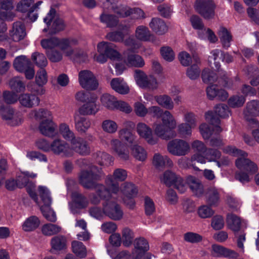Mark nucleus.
<instances>
[{
  "mask_svg": "<svg viewBox=\"0 0 259 259\" xmlns=\"http://www.w3.org/2000/svg\"><path fill=\"white\" fill-rule=\"evenodd\" d=\"M223 150L227 154L238 157L235 165L239 170L235 173V179L242 184L249 182L258 168L253 162L247 158V153L232 146H226Z\"/></svg>",
  "mask_w": 259,
  "mask_h": 259,
  "instance_id": "nucleus-1",
  "label": "nucleus"
},
{
  "mask_svg": "<svg viewBox=\"0 0 259 259\" xmlns=\"http://www.w3.org/2000/svg\"><path fill=\"white\" fill-rule=\"evenodd\" d=\"M160 122L153 123V128L157 137L168 140L176 136L173 130L177 127V122L174 115L168 110H164L160 117Z\"/></svg>",
  "mask_w": 259,
  "mask_h": 259,
  "instance_id": "nucleus-2",
  "label": "nucleus"
},
{
  "mask_svg": "<svg viewBox=\"0 0 259 259\" xmlns=\"http://www.w3.org/2000/svg\"><path fill=\"white\" fill-rule=\"evenodd\" d=\"M37 175L27 171H20L17 173L16 180L14 178L7 179L5 181V187L9 190H13L17 188H22L26 187L27 191L30 197L33 199H36L35 185L29 183V178H34Z\"/></svg>",
  "mask_w": 259,
  "mask_h": 259,
  "instance_id": "nucleus-3",
  "label": "nucleus"
},
{
  "mask_svg": "<svg viewBox=\"0 0 259 259\" xmlns=\"http://www.w3.org/2000/svg\"><path fill=\"white\" fill-rule=\"evenodd\" d=\"M76 41L74 39H59L54 35H50L41 40V47L45 50H50L58 47L63 53L67 57H71L74 53L72 46L76 44Z\"/></svg>",
  "mask_w": 259,
  "mask_h": 259,
  "instance_id": "nucleus-4",
  "label": "nucleus"
},
{
  "mask_svg": "<svg viewBox=\"0 0 259 259\" xmlns=\"http://www.w3.org/2000/svg\"><path fill=\"white\" fill-rule=\"evenodd\" d=\"M105 183L107 188L102 185L96 186L97 194H94L90 197V200L92 203L98 204L101 199L104 200L105 202H107L110 199H114V196H116L117 193L119 191L118 187L114 183L111 176H109L106 179Z\"/></svg>",
  "mask_w": 259,
  "mask_h": 259,
  "instance_id": "nucleus-5",
  "label": "nucleus"
},
{
  "mask_svg": "<svg viewBox=\"0 0 259 259\" xmlns=\"http://www.w3.org/2000/svg\"><path fill=\"white\" fill-rule=\"evenodd\" d=\"M38 191L41 201H38L37 196L36 199L34 200L39 206L45 218L49 221L55 222L57 220V217L55 212L51 208L52 199L50 190L45 186H39Z\"/></svg>",
  "mask_w": 259,
  "mask_h": 259,
  "instance_id": "nucleus-6",
  "label": "nucleus"
},
{
  "mask_svg": "<svg viewBox=\"0 0 259 259\" xmlns=\"http://www.w3.org/2000/svg\"><path fill=\"white\" fill-rule=\"evenodd\" d=\"M119 191L114 199L116 200H122L130 209H133L135 206V198L138 193V187L133 183L125 182L118 187Z\"/></svg>",
  "mask_w": 259,
  "mask_h": 259,
  "instance_id": "nucleus-7",
  "label": "nucleus"
},
{
  "mask_svg": "<svg viewBox=\"0 0 259 259\" xmlns=\"http://www.w3.org/2000/svg\"><path fill=\"white\" fill-rule=\"evenodd\" d=\"M191 160L192 162L196 161L201 164H205L206 162H214L219 167L227 165L229 163L228 158H221V153L219 151L207 148L204 155L195 153L192 156Z\"/></svg>",
  "mask_w": 259,
  "mask_h": 259,
  "instance_id": "nucleus-8",
  "label": "nucleus"
},
{
  "mask_svg": "<svg viewBox=\"0 0 259 259\" xmlns=\"http://www.w3.org/2000/svg\"><path fill=\"white\" fill-rule=\"evenodd\" d=\"M136 84L141 89L154 91L158 88L160 83L153 75H148L143 71L137 69L134 74Z\"/></svg>",
  "mask_w": 259,
  "mask_h": 259,
  "instance_id": "nucleus-9",
  "label": "nucleus"
},
{
  "mask_svg": "<svg viewBox=\"0 0 259 259\" xmlns=\"http://www.w3.org/2000/svg\"><path fill=\"white\" fill-rule=\"evenodd\" d=\"M101 172V169L95 166H92L90 170L80 171L78 176L79 182L84 188H94L97 186L96 181L99 179Z\"/></svg>",
  "mask_w": 259,
  "mask_h": 259,
  "instance_id": "nucleus-10",
  "label": "nucleus"
},
{
  "mask_svg": "<svg viewBox=\"0 0 259 259\" xmlns=\"http://www.w3.org/2000/svg\"><path fill=\"white\" fill-rule=\"evenodd\" d=\"M205 119L210 122V125L202 123L199 126V131L204 139H208L214 132L219 133L222 130L219 124V120L215 118L211 111H208L205 114Z\"/></svg>",
  "mask_w": 259,
  "mask_h": 259,
  "instance_id": "nucleus-11",
  "label": "nucleus"
},
{
  "mask_svg": "<svg viewBox=\"0 0 259 259\" xmlns=\"http://www.w3.org/2000/svg\"><path fill=\"white\" fill-rule=\"evenodd\" d=\"M15 17L12 0H2L0 2V32H5L7 30L6 24L2 20H12Z\"/></svg>",
  "mask_w": 259,
  "mask_h": 259,
  "instance_id": "nucleus-12",
  "label": "nucleus"
},
{
  "mask_svg": "<svg viewBox=\"0 0 259 259\" xmlns=\"http://www.w3.org/2000/svg\"><path fill=\"white\" fill-rule=\"evenodd\" d=\"M160 179L166 185L173 186L180 193H184L187 189V186L183 179L170 170L164 171Z\"/></svg>",
  "mask_w": 259,
  "mask_h": 259,
  "instance_id": "nucleus-13",
  "label": "nucleus"
},
{
  "mask_svg": "<svg viewBox=\"0 0 259 259\" xmlns=\"http://www.w3.org/2000/svg\"><path fill=\"white\" fill-rule=\"evenodd\" d=\"M133 245V259H151L152 255L148 252L150 247L146 239L142 237L137 238L134 240Z\"/></svg>",
  "mask_w": 259,
  "mask_h": 259,
  "instance_id": "nucleus-14",
  "label": "nucleus"
},
{
  "mask_svg": "<svg viewBox=\"0 0 259 259\" xmlns=\"http://www.w3.org/2000/svg\"><path fill=\"white\" fill-rule=\"evenodd\" d=\"M215 4L213 0H196L194 8L204 19L209 20L215 15Z\"/></svg>",
  "mask_w": 259,
  "mask_h": 259,
  "instance_id": "nucleus-15",
  "label": "nucleus"
},
{
  "mask_svg": "<svg viewBox=\"0 0 259 259\" xmlns=\"http://www.w3.org/2000/svg\"><path fill=\"white\" fill-rule=\"evenodd\" d=\"M167 149L168 152L173 155L185 156L189 152L190 146L185 140L175 139L168 143Z\"/></svg>",
  "mask_w": 259,
  "mask_h": 259,
  "instance_id": "nucleus-16",
  "label": "nucleus"
},
{
  "mask_svg": "<svg viewBox=\"0 0 259 259\" xmlns=\"http://www.w3.org/2000/svg\"><path fill=\"white\" fill-rule=\"evenodd\" d=\"M136 132L140 138L144 140L149 145H155L160 138L157 137L154 130L153 131L150 126L143 122H139L137 123Z\"/></svg>",
  "mask_w": 259,
  "mask_h": 259,
  "instance_id": "nucleus-17",
  "label": "nucleus"
},
{
  "mask_svg": "<svg viewBox=\"0 0 259 259\" xmlns=\"http://www.w3.org/2000/svg\"><path fill=\"white\" fill-rule=\"evenodd\" d=\"M243 114L245 119L248 121L249 125L252 128H258L259 122L254 117L259 115V101L252 100L248 102L244 110Z\"/></svg>",
  "mask_w": 259,
  "mask_h": 259,
  "instance_id": "nucleus-18",
  "label": "nucleus"
},
{
  "mask_svg": "<svg viewBox=\"0 0 259 259\" xmlns=\"http://www.w3.org/2000/svg\"><path fill=\"white\" fill-rule=\"evenodd\" d=\"M0 115L4 120L12 126L19 125L24 120L22 114L19 112H15L14 109L10 106L1 107Z\"/></svg>",
  "mask_w": 259,
  "mask_h": 259,
  "instance_id": "nucleus-19",
  "label": "nucleus"
},
{
  "mask_svg": "<svg viewBox=\"0 0 259 259\" xmlns=\"http://www.w3.org/2000/svg\"><path fill=\"white\" fill-rule=\"evenodd\" d=\"M78 81L81 87L86 90H95L98 82L94 74L88 70H82L78 74Z\"/></svg>",
  "mask_w": 259,
  "mask_h": 259,
  "instance_id": "nucleus-20",
  "label": "nucleus"
},
{
  "mask_svg": "<svg viewBox=\"0 0 259 259\" xmlns=\"http://www.w3.org/2000/svg\"><path fill=\"white\" fill-rule=\"evenodd\" d=\"M114 200H116L111 199L108 202L104 203V212L110 219L119 221L122 219L123 212L120 205Z\"/></svg>",
  "mask_w": 259,
  "mask_h": 259,
  "instance_id": "nucleus-21",
  "label": "nucleus"
},
{
  "mask_svg": "<svg viewBox=\"0 0 259 259\" xmlns=\"http://www.w3.org/2000/svg\"><path fill=\"white\" fill-rule=\"evenodd\" d=\"M106 38L116 42H122L125 45L131 46L133 51L140 47V44L131 36L130 33H107Z\"/></svg>",
  "mask_w": 259,
  "mask_h": 259,
  "instance_id": "nucleus-22",
  "label": "nucleus"
},
{
  "mask_svg": "<svg viewBox=\"0 0 259 259\" xmlns=\"http://www.w3.org/2000/svg\"><path fill=\"white\" fill-rule=\"evenodd\" d=\"M101 105L98 103V97L94 94L79 109L80 114L87 115H95L100 110Z\"/></svg>",
  "mask_w": 259,
  "mask_h": 259,
  "instance_id": "nucleus-23",
  "label": "nucleus"
},
{
  "mask_svg": "<svg viewBox=\"0 0 259 259\" xmlns=\"http://www.w3.org/2000/svg\"><path fill=\"white\" fill-rule=\"evenodd\" d=\"M69 156L76 152L82 155H85L90 153V147L87 142L83 138L76 137L69 145Z\"/></svg>",
  "mask_w": 259,
  "mask_h": 259,
  "instance_id": "nucleus-24",
  "label": "nucleus"
},
{
  "mask_svg": "<svg viewBox=\"0 0 259 259\" xmlns=\"http://www.w3.org/2000/svg\"><path fill=\"white\" fill-rule=\"evenodd\" d=\"M111 150L122 160H127L130 158L128 146L118 139L113 138L110 141Z\"/></svg>",
  "mask_w": 259,
  "mask_h": 259,
  "instance_id": "nucleus-25",
  "label": "nucleus"
},
{
  "mask_svg": "<svg viewBox=\"0 0 259 259\" xmlns=\"http://www.w3.org/2000/svg\"><path fill=\"white\" fill-rule=\"evenodd\" d=\"M44 21L48 27L51 25V22L53 21L52 25H51L53 30L57 31H63L66 26L64 21L62 19L56 16V11L53 8L50 9L47 16L44 19Z\"/></svg>",
  "mask_w": 259,
  "mask_h": 259,
  "instance_id": "nucleus-26",
  "label": "nucleus"
},
{
  "mask_svg": "<svg viewBox=\"0 0 259 259\" xmlns=\"http://www.w3.org/2000/svg\"><path fill=\"white\" fill-rule=\"evenodd\" d=\"M97 51L99 54H103L107 56L112 60H118L120 54L116 50L113 44L102 41L97 45Z\"/></svg>",
  "mask_w": 259,
  "mask_h": 259,
  "instance_id": "nucleus-27",
  "label": "nucleus"
},
{
  "mask_svg": "<svg viewBox=\"0 0 259 259\" xmlns=\"http://www.w3.org/2000/svg\"><path fill=\"white\" fill-rule=\"evenodd\" d=\"M69 144L60 139H56L51 143L50 151L55 154L69 156Z\"/></svg>",
  "mask_w": 259,
  "mask_h": 259,
  "instance_id": "nucleus-28",
  "label": "nucleus"
},
{
  "mask_svg": "<svg viewBox=\"0 0 259 259\" xmlns=\"http://www.w3.org/2000/svg\"><path fill=\"white\" fill-rule=\"evenodd\" d=\"M152 164L156 168L162 170L165 167L171 168L174 165L171 159L167 155L155 153L153 157Z\"/></svg>",
  "mask_w": 259,
  "mask_h": 259,
  "instance_id": "nucleus-29",
  "label": "nucleus"
},
{
  "mask_svg": "<svg viewBox=\"0 0 259 259\" xmlns=\"http://www.w3.org/2000/svg\"><path fill=\"white\" fill-rule=\"evenodd\" d=\"M124 62L128 67L141 68L145 65V61L141 56L130 54L129 51L124 53Z\"/></svg>",
  "mask_w": 259,
  "mask_h": 259,
  "instance_id": "nucleus-30",
  "label": "nucleus"
},
{
  "mask_svg": "<svg viewBox=\"0 0 259 259\" xmlns=\"http://www.w3.org/2000/svg\"><path fill=\"white\" fill-rule=\"evenodd\" d=\"M57 125L53 120H41L39 125V130L43 135L52 138L57 134Z\"/></svg>",
  "mask_w": 259,
  "mask_h": 259,
  "instance_id": "nucleus-31",
  "label": "nucleus"
},
{
  "mask_svg": "<svg viewBox=\"0 0 259 259\" xmlns=\"http://www.w3.org/2000/svg\"><path fill=\"white\" fill-rule=\"evenodd\" d=\"M211 56L209 57V61L211 64V59L214 61V64L217 70H219L220 67V63L219 62L220 60H222L223 62L226 63H230L233 61L232 57L228 53L224 54L222 51L219 49H215L211 51Z\"/></svg>",
  "mask_w": 259,
  "mask_h": 259,
  "instance_id": "nucleus-32",
  "label": "nucleus"
},
{
  "mask_svg": "<svg viewBox=\"0 0 259 259\" xmlns=\"http://www.w3.org/2000/svg\"><path fill=\"white\" fill-rule=\"evenodd\" d=\"M185 183L187 187L189 186L192 192L196 196L201 197L203 195V185L196 178L192 176H189L187 177Z\"/></svg>",
  "mask_w": 259,
  "mask_h": 259,
  "instance_id": "nucleus-33",
  "label": "nucleus"
},
{
  "mask_svg": "<svg viewBox=\"0 0 259 259\" xmlns=\"http://www.w3.org/2000/svg\"><path fill=\"white\" fill-rule=\"evenodd\" d=\"M74 125L76 130L80 133H85L91 126L89 119L75 112L74 115Z\"/></svg>",
  "mask_w": 259,
  "mask_h": 259,
  "instance_id": "nucleus-34",
  "label": "nucleus"
},
{
  "mask_svg": "<svg viewBox=\"0 0 259 259\" xmlns=\"http://www.w3.org/2000/svg\"><path fill=\"white\" fill-rule=\"evenodd\" d=\"M110 85L114 91L120 94L125 95L130 92L128 85L121 77L113 78L110 81Z\"/></svg>",
  "mask_w": 259,
  "mask_h": 259,
  "instance_id": "nucleus-35",
  "label": "nucleus"
},
{
  "mask_svg": "<svg viewBox=\"0 0 259 259\" xmlns=\"http://www.w3.org/2000/svg\"><path fill=\"white\" fill-rule=\"evenodd\" d=\"M117 2V0H105L103 3L104 9H113L114 12L118 15L119 17H124L130 15V8L128 7H122L119 10L115 8Z\"/></svg>",
  "mask_w": 259,
  "mask_h": 259,
  "instance_id": "nucleus-36",
  "label": "nucleus"
},
{
  "mask_svg": "<svg viewBox=\"0 0 259 259\" xmlns=\"http://www.w3.org/2000/svg\"><path fill=\"white\" fill-rule=\"evenodd\" d=\"M221 191L215 187L208 188L205 194L206 201L210 206H217L220 202Z\"/></svg>",
  "mask_w": 259,
  "mask_h": 259,
  "instance_id": "nucleus-37",
  "label": "nucleus"
},
{
  "mask_svg": "<svg viewBox=\"0 0 259 259\" xmlns=\"http://www.w3.org/2000/svg\"><path fill=\"white\" fill-rule=\"evenodd\" d=\"M19 101L22 106L27 108L37 106L40 102L38 97L30 94H21L19 97Z\"/></svg>",
  "mask_w": 259,
  "mask_h": 259,
  "instance_id": "nucleus-38",
  "label": "nucleus"
},
{
  "mask_svg": "<svg viewBox=\"0 0 259 259\" xmlns=\"http://www.w3.org/2000/svg\"><path fill=\"white\" fill-rule=\"evenodd\" d=\"M72 202L69 203V206L71 211L75 213L77 211L73 208V206L78 208H82L87 206L88 201L87 199L77 192H74L72 194Z\"/></svg>",
  "mask_w": 259,
  "mask_h": 259,
  "instance_id": "nucleus-39",
  "label": "nucleus"
},
{
  "mask_svg": "<svg viewBox=\"0 0 259 259\" xmlns=\"http://www.w3.org/2000/svg\"><path fill=\"white\" fill-rule=\"evenodd\" d=\"M51 249L55 252L65 250L67 247V239L63 235H57L53 237L50 241Z\"/></svg>",
  "mask_w": 259,
  "mask_h": 259,
  "instance_id": "nucleus-40",
  "label": "nucleus"
},
{
  "mask_svg": "<svg viewBox=\"0 0 259 259\" xmlns=\"http://www.w3.org/2000/svg\"><path fill=\"white\" fill-rule=\"evenodd\" d=\"M30 118H35L36 120H53L52 112L46 109H39L37 110H32L28 114Z\"/></svg>",
  "mask_w": 259,
  "mask_h": 259,
  "instance_id": "nucleus-41",
  "label": "nucleus"
},
{
  "mask_svg": "<svg viewBox=\"0 0 259 259\" xmlns=\"http://www.w3.org/2000/svg\"><path fill=\"white\" fill-rule=\"evenodd\" d=\"M194 63L188 68L186 74L191 80H196L199 78L200 73V69L199 65L200 63V59L197 56H193Z\"/></svg>",
  "mask_w": 259,
  "mask_h": 259,
  "instance_id": "nucleus-42",
  "label": "nucleus"
},
{
  "mask_svg": "<svg viewBox=\"0 0 259 259\" xmlns=\"http://www.w3.org/2000/svg\"><path fill=\"white\" fill-rule=\"evenodd\" d=\"M212 253L217 256L235 257L237 256L234 251L217 244L212 245Z\"/></svg>",
  "mask_w": 259,
  "mask_h": 259,
  "instance_id": "nucleus-43",
  "label": "nucleus"
},
{
  "mask_svg": "<svg viewBox=\"0 0 259 259\" xmlns=\"http://www.w3.org/2000/svg\"><path fill=\"white\" fill-rule=\"evenodd\" d=\"M116 100L117 98L114 96L108 93L103 94L100 97L101 105L111 111H114Z\"/></svg>",
  "mask_w": 259,
  "mask_h": 259,
  "instance_id": "nucleus-44",
  "label": "nucleus"
},
{
  "mask_svg": "<svg viewBox=\"0 0 259 259\" xmlns=\"http://www.w3.org/2000/svg\"><path fill=\"white\" fill-rule=\"evenodd\" d=\"M59 132L62 137L70 143L76 137L69 125L64 122L61 123L59 126Z\"/></svg>",
  "mask_w": 259,
  "mask_h": 259,
  "instance_id": "nucleus-45",
  "label": "nucleus"
},
{
  "mask_svg": "<svg viewBox=\"0 0 259 259\" xmlns=\"http://www.w3.org/2000/svg\"><path fill=\"white\" fill-rule=\"evenodd\" d=\"M40 225L38 218L31 216L27 218L22 225V229L25 232H30L35 230Z\"/></svg>",
  "mask_w": 259,
  "mask_h": 259,
  "instance_id": "nucleus-46",
  "label": "nucleus"
},
{
  "mask_svg": "<svg viewBox=\"0 0 259 259\" xmlns=\"http://www.w3.org/2000/svg\"><path fill=\"white\" fill-rule=\"evenodd\" d=\"M132 155L135 158L140 161H145L147 157V153L145 149L138 144H134L131 146Z\"/></svg>",
  "mask_w": 259,
  "mask_h": 259,
  "instance_id": "nucleus-47",
  "label": "nucleus"
},
{
  "mask_svg": "<svg viewBox=\"0 0 259 259\" xmlns=\"http://www.w3.org/2000/svg\"><path fill=\"white\" fill-rule=\"evenodd\" d=\"M72 252L79 258H84L87 256V250L84 244L78 241H73L71 243Z\"/></svg>",
  "mask_w": 259,
  "mask_h": 259,
  "instance_id": "nucleus-48",
  "label": "nucleus"
},
{
  "mask_svg": "<svg viewBox=\"0 0 259 259\" xmlns=\"http://www.w3.org/2000/svg\"><path fill=\"white\" fill-rule=\"evenodd\" d=\"M13 65L16 70L22 72L27 67L31 65V63L26 56H20L15 58Z\"/></svg>",
  "mask_w": 259,
  "mask_h": 259,
  "instance_id": "nucleus-49",
  "label": "nucleus"
},
{
  "mask_svg": "<svg viewBox=\"0 0 259 259\" xmlns=\"http://www.w3.org/2000/svg\"><path fill=\"white\" fill-rule=\"evenodd\" d=\"M155 100L159 105L168 110H172L174 108V102L167 95L156 96Z\"/></svg>",
  "mask_w": 259,
  "mask_h": 259,
  "instance_id": "nucleus-50",
  "label": "nucleus"
},
{
  "mask_svg": "<svg viewBox=\"0 0 259 259\" xmlns=\"http://www.w3.org/2000/svg\"><path fill=\"white\" fill-rule=\"evenodd\" d=\"M62 228L60 226L52 223L44 224L41 229L42 233L47 236L56 235L61 232Z\"/></svg>",
  "mask_w": 259,
  "mask_h": 259,
  "instance_id": "nucleus-51",
  "label": "nucleus"
},
{
  "mask_svg": "<svg viewBox=\"0 0 259 259\" xmlns=\"http://www.w3.org/2000/svg\"><path fill=\"white\" fill-rule=\"evenodd\" d=\"M227 224L228 227L234 232H238L240 228V219L233 213H230L227 217Z\"/></svg>",
  "mask_w": 259,
  "mask_h": 259,
  "instance_id": "nucleus-52",
  "label": "nucleus"
},
{
  "mask_svg": "<svg viewBox=\"0 0 259 259\" xmlns=\"http://www.w3.org/2000/svg\"><path fill=\"white\" fill-rule=\"evenodd\" d=\"M97 162L101 165L108 166L113 162V158L109 154L104 152L99 151L95 155Z\"/></svg>",
  "mask_w": 259,
  "mask_h": 259,
  "instance_id": "nucleus-53",
  "label": "nucleus"
},
{
  "mask_svg": "<svg viewBox=\"0 0 259 259\" xmlns=\"http://www.w3.org/2000/svg\"><path fill=\"white\" fill-rule=\"evenodd\" d=\"M121 240L123 245L125 247L131 246L133 242L134 233L133 231L128 227H124L121 231Z\"/></svg>",
  "mask_w": 259,
  "mask_h": 259,
  "instance_id": "nucleus-54",
  "label": "nucleus"
},
{
  "mask_svg": "<svg viewBox=\"0 0 259 259\" xmlns=\"http://www.w3.org/2000/svg\"><path fill=\"white\" fill-rule=\"evenodd\" d=\"M150 27L155 31H166L168 30V26L160 18H154L149 23Z\"/></svg>",
  "mask_w": 259,
  "mask_h": 259,
  "instance_id": "nucleus-55",
  "label": "nucleus"
},
{
  "mask_svg": "<svg viewBox=\"0 0 259 259\" xmlns=\"http://www.w3.org/2000/svg\"><path fill=\"white\" fill-rule=\"evenodd\" d=\"M103 131L108 134H112L116 132L118 129L117 123L111 119H105L102 122Z\"/></svg>",
  "mask_w": 259,
  "mask_h": 259,
  "instance_id": "nucleus-56",
  "label": "nucleus"
},
{
  "mask_svg": "<svg viewBox=\"0 0 259 259\" xmlns=\"http://www.w3.org/2000/svg\"><path fill=\"white\" fill-rule=\"evenodd\" d=\"M107 252L112 259H133L132 252L130 253L127 251L123 250L115 255V249L109 246L107 247Z\"/></svg>",
  "mask_w": 259,
  "mask_h": 259,
  "instance_id": "nucleus-57",
  "label": "nucleus"
},
{
  "mask_svg": "<svg viewBox=\"0 0 259 259\" xmlns=\"http://www.w3.org/2000/svg\"><path fill=\"white\" fill-rule=\"evenodd\" d=\"M202 81L205 83H212L218 80V77L214 71L208 68L203 70L201 74Z\"/></svg>",
  "mask_w": 259,
  "mask_h": 259,
  "instance_id": "nucleus-58",
  "label": "nucleus"
},
{
  "mask_svg": "<svg viewBox=\"0 0 259 259\" xmlns=\"http://www.w3.org/2000/svg\"><path fill=\"white\" fill-rule=\"evenodd\" d=\"M190 20L192 26L196 30H203L206 32H213L210 29L204 28L202 20L199 16L193 15L190 18Z\"/></svg>",
  "mask_w": 259,
  "mask_h": 259,
  "instance_id": "nucleus-59",
  "label": "nucleus"
},
{
  "mask_svg": "<svg viewBox=\"0 0 259 259\" xmlns=\"http://www.w3.org/2000/svg\"><path fill=\"white\" fill-rule=\"evenodd\" d=\"M245 101L246 98L243 96L235 95L229 98L228 103L230 107L235 108L242 106Z\"/></svg>",
  "mask_w": 259,
  "mask_h": 259,
  "instance_id": "nucleus-60",
  "label": "nucleus"
},
{
  "mask_svg": "<svg viewBox=\"0 0 259 259\" xmlns=\"http://www.w3.org/2000/svg\"><path fill=\"white\" fill-rule=\"evenodd\" d=\"M32 60L40 68L46 67L48 65L47 59L44 54L34 52L31 56Z\"/></svg>",
  "mask_w": 259,
  "mask_h": 259,
  "instance_id": "nucleus-61",
  "label": "nucleus"
},
{
  "mask_svg": "<svg viewBox=\"0 0 259 259\" xmlns=\"http://www.w3.org/2000/svg\"><path fill=\"white\" fill-rule=\"evenodd\" d=\"M144 206L145 212L147 215H151L155 211V203L153 199L148 196L144 197Z\"/></svg>",
  "mask_w": 259,
  "mask_h": 259,
  "instance_id": "nucleus-62",
  "label": "nucleus"
},
{
  "mask_svg": "<svg viewBox=\"0 0 259 259\" xmlns=\"http://www.w3.org/2000/svg\"><path fill=\"white\" fill-rule=\"evenodd\" d=\"M160 52L163 59L167 62H172L175 58L174 51L168 46L161 47Z\"/></svg>",
  "mask_w": 259,
  "mask_h": 259,
  "instance_id": "nucleus-63",
  "label": "nucleus"
},
{
  "mask_svg": "<svg viewBox=\"0 0 259 259\" xmlns=\"http://www.w3.org/2000/svg\"><path fill=\"white\" fill-rule=\"evenodd\" d=\"M100 19L102 22L105 23L109 27L115 26L118 21L117 18L115 16L105 13L101 15Z\"/></svg>",
  "mask_w": 259,
  "mask_h": 259,
  "instance_id": "nucleus-64",
  "label": "nucleus"
}]
</instances>
